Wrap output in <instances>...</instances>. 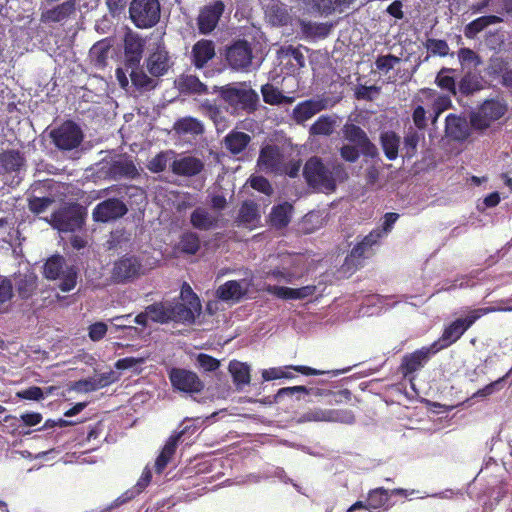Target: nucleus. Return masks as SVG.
<instances>
[{"instance_id": "obj_37", "label": "nucleus", "mask_w": 512, "mask_h": 512, "mask_svg": "<svg viewBox=\"0 0 512 512\" xmlns=\"http://www.w3.org/2000/svg\"><path fill=\"white\" fill-rule=\"evenodd\" d=\"M190 222L194 228L207 231L216 227L218 220L210 215L206 209L198 207L191 213Z\"/></svg>"}, {"instance_id": "obj_7", "label": "nucleus", "mask_w": 512, "mask_h": 512, "mask_svg": "<svg viewBox=\"0 0 512 512\" xmlns=\"http://www.w3.org/2000/svg\"><path fill=\"white\" fill-rule=\"evenodd\" d=\"M131 22L139 29L154 27L160 20L159 0H131L128 7Z\"/></svg>"}, {"instance_id": "obj_55", "label": "nucleus", "mask_w": 512, "mask_h": 512, "mask_svg": "<svg viewBox=\"0 0 512 512\" xmlns=\"http://www.w3.org/2000/svg\"><path fill=\"white\" fill-rule=\"evenodd\" d=\"M297 288H290L277 285H267L265 291L271 295H274L284 300H296L297 299Z\"/></svg>"}, {"instance_id": "obj_54", "label": "nucleus", "mask_w": 512, "mask_h": 512, "mask_svg": "<svg viewBox=\"0 0 512 512\" xmlns=\"http://www.w3.org/2000/svg\"><path fill=\"white\" fill-rule=\"evenodd\" d=\"M420 141V135L417 131L410 129L404 137L403 150L404 157L410 159L417 153V146Z\"/></svg>"}, {"instance_id": "obj_52", "label": "nucleus", "mask_w": 512, "mask_h": 512, "mask_svg": "<svg viewBox=\"0 0 512 512\" xmlns=\"http://www.w3.org/2000/svg\"><path fill=\"white\" fill-rule=\"evenodd\" d=\"M510 372L506 373L504 376L500 377L499 379L487 384L483 388L477 390L473 395L472 399H478V398H487L491 396L492 394L502 390L505 385V381L508 378Z\"/></svg>"}, {"instance_id": "obj_21", "label": "nucleus", "mask_w": 512, "mask_h": 512, "mask_svg": "<svg viewBox=\"0 0 512 512\" xmlns=\"http://www.w3.org/2000/svg\"><path fill=\"white\" fill-rule=\"evenodd\" d=\"M144 40L136 33H128L124 38V65L129 67L139 66L144 52Z\"/></svg>"}, {"instance_id": "obj_4", "label": "nucleus", "mask_w": 512, "mask_h": 512, "mask_svg": "<svg viewBox=\"0 0 512 512\" xmlns=\"http://www.w3.org/2000/svg\"><path fill=\"white\" fill-rule=\"evenodd\" d=\"M219 95L231 109L232 113L252 114L258 108L259 96L257 92L245 82L222 86L219 89Z\"/></svg>"}, {"instance_id": "obj_39", "label": "nucleus", "mask_w": 512, "mask_h": 512, "mask_svg": "<svg viewBox=\"0 0 512 512\" xmlns=\"http://www.w3.org/2000/svg\"><path fill=\"white\" fill-rule=\"evenodd\" d=\"M200 238L195 232H184L175 246V250L186 255H195L200 249Z\"/></svg>"}, {"instance_id": "obj_59", "label": "nucleus", "mask_w": 512, "mask_h": 512, "mask_svg": "<svg viewBox=\"0 0 512 512\" xmlns=\"http://www.w3.org/2000/svg\"><path fill=\"white\" fill-rule=\"evenodd\" d=\"M201 109L216 125L224 119L220 108L208 99L201 103Z\"/></svg>"}, {"instance_id": "obj_64", "label": "nucleus", "mask_w": 512, "mask_h": 512, "mask_svg": "<svg viewBox=\"0 0 512 512\" xmlns=\"http://www.w3.org/2000/svg\"><path fill=\"white\" fill-rule=\"evenodd\" d=\"M380 92V87L371 85H359L355 90V98L357 100H366L372 101L374 99L373 94H378Z\"/></svg>"}, {"instance_id": "obj_51", "label": "nucleus", "mask_w": 512, "mask_h": 512, "mask_svg": "<svg viewBox=\"0 0 512 512\" xmlns=\"http://www.w3.org/2000/svg\"><path fill=\"white\" fill-rule=\"evenodd\" d=\"M453 71L454 70L450 69V68H442L438 72L435 82H436L437 86L440 87L442 90H446L453 96H456L457 88H456L455 79L453 76L446 74V73H451Z\"/></svg>"}, {"instance_id": "obj_47", "label": "nucleus", "mask_w": 512, "mask_h": 512, "mask_svg": "<svg viewBox=\"0 0 512 512\" xmlns=\"http://www.w3.org/2000/svg\"><path fill=\"white\" fill-rule=\"evenodd\" d=\"M13 295L12 281L9 278L0 275V314L7 313L9 311Z\"/></svg>"}, {"instance_id": "obj_35", "label": "nucleus", "mask_w": 512, "mask_h": 512, "mask_svg": "<svg viewBox=\"0 0 512 512\" xmlns=\"http://www.w3.org/2000/svg\"><path fill=\"white\" fill-rule=\"evenodd\" d=\"M247 289L243 288L240 282L236 280H229L220 285L216 290V295L223 301H240L246 294Z\"/></svg>"}, {"instance_id": "obj_20", "label": "nucleus", "mask_w": 512, "mask_h": 512, "mask_svg": "<svg viewBox=\"0 0 512 512\" xmlns=\"http://www.w3.org/2000/svg\"><path fill=\"white\" fill-rule=\"evenodd\" d=\"M343 137L356 145L361 154L368 157H376L378 155L377 147L370 141L366 132L358 125L346 123L343 128Z\"/></svg>"}, {"instance_id": "obj_50", "label": "nucleus", "mask_w": 512, "mask_h": 512, "mask_svg": "<svg viewBox=\"0 0 512 512\" xmlns=\"http://www.w3.org/2000/svg\"><path fill=\"white\" fill-rule=\"evenodd\" d=\"M180 87L183 91H187L194 94H206L208 93L207 86L200 81L197 76L187 75L181 79Z\"/></svg>"}, {"instance_id": "obj_3", "label": "nucleus", "mask_w": 512, "mask_h": 512, "mask_svg": "<svg viewBox=\"0 0 512 512\" xmlns=\"http://www.w3.org/2000/svg\"><path fill=\"white\" fill-rule=\"evenodd\" d=\"M498 310L495 307L469 309L466 316L456 318L444 327L439 339L433 342V348L438 351L448 348L456 343L477 320Z\"/></svg>"}, {"instance_id": "obj_24", "label": "nucleus", "mask_w": 512, "mask_h": 512, "mask_svg": "<svg viewBox=\"0 0 512 512\" xmlns=\"http://www.w3.org/2000/svg\"><path fill=\"white\" fill-rule=\"evenodd\" d=\"M292 369L298 373H301L306 376H317V375H323L325 374V371L318 370L309 366L304 365H289L285 366L284 368L281 367H274L265 369L262 371V378L264 381H271L276 380L280 378H287L291 379L294 377V375L290 372H287L286 370Z\"/></svg>"}, {"instance_id": "obj_57", "label": "nucleus", "mask_w": 512, "mask_h": 512, "mask_svg": "<svg viewBox=\"0 0 512 512\" xmlns=\"http://www.w3.org/2000/svg\"><path fill=\"white\" fill-rule=\"evenodd\" d=\"M425 47L432 55L445 57L449 54V46L445 40L429 38L425 42Z\"/></svg>"}, {"instance_id": "obj_28", "label": "nucleus", "mask_w": 512, "mask_h": 512, "mask_svg": "<svg viewBox=\"0 0 512 512\" xmlns=\"http://www.w3.org/2000/svg\"><path fill=\"white\" fill-rule=\"evenodd\" d=\"M260 219L259 205L253 200H245L241 204L236 218L238 225L253 229L258 226Z\"/></svg>"}, {"instance_id": "obj_56", "label": "nucleus", "mask_w": 512, "mask_h": 512, "mask_svg": "<svg viewBox=\"0 0 512 512\" xmlns=\"http://www.w3.org/2000/svg\"><path fill=\"white\" fill-rule=\"evenodd\" d=\"M263 101L269 105H280L282 92L270 83H266L261 87Z\"/></svg>"}, {"instance_id": "obj_41", "label": "nucleus", "mask_w": 512, "mask_h": 512, "mask_svg": "<svg viewBox=\"0 0 512 512\" xmlns=\"http://www.w3.org/2000/svg\"><path fill=\"white\" fill-rule=\"evenodd\" d=\"M132 85L139 91H150L154 89L157 82L149 77L139 66L129 67Z\"/></svg>"}, {"instance_id": "obj_58", "label": "nucleus", "mask_w": 512, "mask_h": 512, "mask_svg": "<svg viewBox=\"0 0 512 512\" xmlns=\"http://www.w3.org/2000/svg\"><path fill=\"white\" fill-rule=\"evenodd\" d=\"M330 422H339L344 424H353L355 415L350 409H329Z\"/></svg>"}, {"instance_id": "obj_61", "label": "nucleus", "mask_w": 512, "mask_h": 512, "mask_svg": "<svg viewBox=\"0 0 512 512\" xmlns=\"http://www.w3.org/2000/svg\"><path fill=\"white\" fill-rule=\"evenodd\" d=\"M250 186L258 191V192H261L265 195H272L273 193V188H272V185L271 183L269 182V180L267 178H265L264 176H253L250 178Z\"/></svg>"}, {"instance_id": "obj_6", "label": "nucleus", "mask_w": 512, "mask_h": 512, "mask_svg": "<svg viewBox=\"0 0 512 512\" xmlns=\"http://www.w3.org/2000/svg\"><path fill=\"white\" fill-rule=\"evenodd\" d=\"M86 211L78 203H66L54 211L49 223L61 232H74L81 229L85 223Z\"/></svg>"}, {"instance_id": "obj_12", "label": "nucleus", "mask_w": 512, "mask_h": 512, "mask_svg": "<svg viewBox=\"0 0 512 512\" xmlns=\"http://www.w3.org/2000/svg\"><path fill=\"white\" fill-rule=\"evenodd\" d=\"M253 51L251 44L246 40L234 41L226 47L225 60L234 71L246 72L252 65Z\"/></svg>"}, {"instance_id": "obj_60", "label": "nucleus", "mask_w": 512, "mask_h": 512, "mask_svg": "<svg viewBox=\"0 0 512 512\" xmlns=\"http://www.w3.org/2000/svg\"><path fill=\"white\" fill-rule=\"evenodd\" d=\"M399 62H400L399 57H397L393 54H388V55L378 56L375 61V65L379 71L388 72L391 69H393L394 66L396 64H398Z\"/></svg>"}, {"instance_id": "obj_8", "label": "nucleus", "mask_w": 512, "mask_h": 512, "mask_svg": "<svg viewBox=\"0 0 512 512\" xmlns=\"http://www.w3.org/2000/svg\"><path fill=\"white\" fill-rule=\"evenodd\" d=\"M199 418H185L182 423V429L174 432L166 441L160 454L155 461V470L157 473H162L171 461L172 457L176 452L178 442L184 441L186 438H190L199 429V425L194 422Z\"/></svg>"}, {"instance_id": "obj_43", "label": "nucleus", "mask_w": 512, "mask_h": 512, "mask_svg": "<svg viewBox=\"0 0 512 512\" xmlns=\"http://www.w3.org/2000/svg\"><path fill=\"white\" fill-rule=\"evenodd\" d=\"M336 117L321 115L309 128L311 136H330L336 126Z\"/></svg>"}, {"instance_id": "obj_42", "label": "nucleus", "mask_w": 512, "mask_h": 512, "mask_svg": "<svg viewBox=\"0 0 512 512\" xmlns=\"http://www.w3.org/2000/svg\"><path fill=\"white\" fill-rule=\"evenodd\" d=\"M502 19L496 15H486L478 17L477 19L471 21L465 26V36L467 38H474L478 33L483 31L486 27L500 23Z\"/></svg>"}, {"instance_id": "obj_15", "label": "nucleus", "mask_w": 512, "mask_h": 512, "mask_svg": "<svg viewBox=\"0 0 512 512\" xmlns=\"http://www.w3.org/2000/svg\"><path fill=\"white\" fill-rule=\"evenodd\" d=\"M128 213L127 205L119 198H108L98 203L92 211V219L98 223L114 222Z\"/></svg>"}, {"instance_id": "obj_45", "label": "nucleus", "mask_w": 512, "mask_h": 512, "mask_svg": "<svg viewBox=\"0 0 512 512\" xmlns=\"http://www.w3.org/2000/svg\"><path fill=\"white\" fill-rule=\"evenodd\" d=\"M174 129L182 134L201 135L204 132V125L197 118L188 116L178 119Z\"/></svg>"}, {"instance_id": "obj_36", "label": "nucleus", "mask_w": 512, "mask_h": 512, "mask_svg": "<svg viewBox=\"0 0 512 512\" xmlns=\"http://www.w3.org/2000/svg\"><path fill=\"white\" fill-rule=\"evenodd\" d=\"M292 210L293 206L288 202L274 206L269 215L271 225L277 229L288 226L291 221Z\"/></svg>"}, {"instance_id": "obj_63", "label": "nucleus", "mask_w": 512, "mask_h": 512, "mask_svg": "<svg viewBox=\"0 0 512 512\" xmlns=\"http://www.w3.org/2000/svg\"><path fill=\"white\" fill-rule=\"evenodd\" d=\"M167 155L165 152L156 154L147 164V168L152 173H161L167 167Z\"/></svg>"}, {"instance_id": "obj_25", "label": "nucleus", "mask_w": 512, "mask_h": 512, "mask_svg": "<svg viewBox=\"0 0 512 512\" xmlns=\"http://www.w3.org/2000/svg\"><path fill=\"white\" fill-rule=\"evenodd\" d=\"M77 1L67 0L50 9L41 12L40 20L43 23H59L69 19L76 13Z\"/></svg>"}, {"instance_id": "obj_18", "label": "nucleus", "mask_w": 512, "mask_h": 512, "mask_svg": "<svg viewBox=\"0 0 512 512\" xmlns=\"http://www.w3.org/2000/svg\"><path fill=\"white\" fill-rule=\"evenodd\" d=\"M284 155L279 146L267 144L261 147L257 159V167L267 174H279L282 171Z\"/></svg>"}, {"instance_id": "obj_33", "label": "nucleus", "mask_w": 512, "mask_h": 512, "mask_svg": "<svg viewBox=\"0 0 512 512\" xmlns=\"http://www.w3.org/2000/svg\"><path fill=\"white\" fill-rule=\"evenodd\" d=\"M38 289V278L34 273L19 274L15 278V290L22 300L30 299Z\"/></svg>"}, {"instance_id": "obj_19", "label": "nucleus", "mask_w": 512, "mask_h": 512, "mask_svg": "<svg viewBox=\"0 0 512 512\" xmlns=\"http://www.w3.org/2000/svg\"><path fill=\"white\" fill-rule=\"evenodd\" d=\"M51 187V180L37 181L31 185V194L27 201L28 208L33 214L39 215L45 212L55 202L52 195H42L46 190H50Z\"/></svg>"}, {"instance_id": "obj_1", "label": "nucleus", "mask_w": 512, "mask_h": 512, "mask_svg": "<svg viewBox=\"0 0 512 512\" xmlns=\"http://www.w3.org/2000/svg\"><path fill=\"white\" fill-rule=\"evenodd\" d=\"M398 218V213H386L384 215L382 227L373 229L359 243H357L345 257L342 265L343 271L346 273H353L359 267H362L364 260L374 254V246L379 245L380 240L392 230Z\"/></svg>"}, {"instance_id": "obj_26", "label": "nucleus", "mask_w": 512, "mask_h": 512, "mask_svg": "<svg viewBox=\"0 0 512 512\" xmlns=\"http://www.w3.org/2000/svg\"><path fill=\"white\" fill-rule=\"evenodd\" d=\"M172 63L168 51L163 46H157L146 59V67L153 77L165 75Z\"/></svg>"}, {"instance_id": "obj_22", "label": "nucleus", "mask_w": 512, "mask_h": 512, "mask_svg": "<svg viewBox=\"0 0 512 512\" xmlns=\"http://www.w3.org/2000/svg\"><path fill=\"white\" fill-rule=\"evenodd\" d=\"M389 507V494L388 491L382 487L371 490L365 502L357 501L349 509L348 512H353L357 509H367L372 512L386 510Z\"/></svg>"}, {"instance_id": "obj_29", "label": "nucleus", "mask_w": 512, "mask_h": 512, "mask_svg": "<svg viewBox=\"0 0 512 512\" xmlns=\"http://www.w3.org/2000/svg\"><path fill=\"white\" fill-rule=\"evenodd\" d=\"M445 132L454 140H466L469 137V125L466 118L449 114L445 120Z\"/></svg>"}, {"instance_id": "obj_10", "label": "nucleus", "mask_w": 512, "mask_h": 512, "mask_svg": "<svg viewBox=\"0 0 512 512\" xmlns=\"http://www.w3.org/2000/svg\"><path fill=\"white\" fill-rule=\"evenodd\" d=\"M49 137L57 149L70 151L82 143L84 135L77 123L72 120H66L58 127L52 129Z\"/></svg>"}, {"instance_id": "obj_62", "label": "nucleus", "mask_w": 512, "mask_h": 512, "mask_svg": "<svg viewBox=\"0 0 512 512\" xmlns=\"http://www.w3.org/2000/svg\"><path fill=\"white\" fill-rule=\"evenodd\" d=\"M16 397L24 400L40 401L44 399V391L38 386H30L24 390L18 391Z\"/></svg>"}, {"instance_id": "obj_11", "label": "nucleus", "mask_w": 512, "mask_h": 512, "mask_svg": "<svg viewBox=\"0 0 512 512\" xmlns=\"http://www.w3.org/2000/svg\"><path fill=\"white\" fill-rule=\"evenodd\" d=\"M507 111L505 103L499 100H486L476 112L470 115L471 126L476 130H484L491 123L504 116Z\"/></svg>"}, {"instance_id": "obj_9", "label": "nucleus", "mask_w": 512, "mask_h": 512, "mask_svg": "<svg viewBox=\"0 0 512 512\" xmlns=\"http://www.w3.org/2000/svg\"><path fill=\"white\" fill-rule=\"evenodd\" d=\"M144 274L142 261L135 255L125 254L113 263L110 278L114 284H127Z\"/></svg>"}, {"instance_id": "obj_23", "label": "nucleus", "mask_w": 512, "mask_h": 512, "mask_svg": "<svg viewBox=\"0 0 512 512\" xmlns=\"http://www.w3.org/2000/svg\"><path fill=\"white\" fill-rule=\"evenodd\" d=\"M215 55V43L209 39H200L192 46L190 60L195 68L203 69Z\"/></svg>"}, {"instance_id": "obj_49", "label": "nucleus", "mask_w": 512, "mask_h": 512, "mask_svg": "<svg viewBox=\"0 0 512 512\" xmlns=\"http://www.w3.org/2000/svg\"><path fill=\"white\" fill-rule=\"evenodd\" d=\"M482 85L479 78L473 73H466L459 81L458 89L462 95L469 96L479 91Z\"/></svg>"}, {"instance_id": "obj_31", "label": "nucleus", "mask_w": 512, "mask_h": 512, "mask_svg": "<svg viewBox=\"0 0 512 512\" xmlns=\"http://www.w3.org/2000/svg\"><path fill=\"white\" fill-rule=\"evenodd\" d=\"M298 25L302 35L308 39H324L333 28V23H316L304 19H298Z\"/></svg>"}, {"instance_id": "obj_16", "label": "nucleus", "mask_w": 512, "mask_h": 512, "mask_svg": "<svg viewBox=\"0 0 512 512\" xmlns=\"http://www.w3.org/2000/svg\"><path fill=\"white\" fill-rule=\"evenodd\" d=\"M225 10L222 0H215L204 5L197 17V27L200 34H210L217 27Z\"/></svg>"}, {"instance_id": "obj_17", "label": "nucleus", "mask_w": 512, "mask_h": 512, "mask_svg": "<svg viewBox=\"0 0 512 512\" xmlns=\"http://www.w3.org/2000/svg\"><path fill=\"white\" fill-rule=\"evenodd\" d=\"M439 351L433 348V343L429 346H423L412 353L403 356L399 370L403 377L407 378L415 372L422 369L429 361L432 355Z\"/></svg>"}, {"instance_id": "obj_53", "label": "nucleus", "mask_w": 512, "mask_h": 512, "mask_svg": "<svg viewBox=\"0 0 512 512\" xmlns=\"http://www.w3.org/2000/svg\"><path fill=\"white\" fill-rule=\"evenodd\" d=\"M61 276L59 289L62 292H69L75 288L78 278V269L75 266L66 267V269L61 273Z\"/></svg>"}, {"instance_id": "obj_27", "label": "nucleus", "mask_w": 512, "mask_h": 512, "mask_svg": "<svg viewBox=\"0 0 512 512\" xmlns=\"http://www.w3.org/2000/svg\"><path fill=\"white\" fill-rule=\"evenodd\" d=\"M173 174L182 177H194L199 175L205 167L204 162L194 156H184L175 159L171 164Z\"/></svg>"}, {"instance_id": "obj_46", "label": "nucleus", "mask_w": 512, "mask_h": 512, "mask_svg": "<svg viewBox=\"0 0 512 512\" xmlns=\"http://www.w3.org/2000/svg\"><path fill=\"white\" fill-rule=\"evenodd\" d=\"M65 259L61 255H53L47 259L43 267V275L48 280L60 278L64 271Z\"/></svg>"}, {"instance_id": "obj_30", "label": "nucleus", "mask_w": 512, "mask_h": 512, "mask_svg": "<svg viewBox=\"0 0 512 512\" xmlns=\"http://www.w3.org/2000/svg\"><path fill=\"white\" fill-rule=\"evenodd\" d=\"M251 142V136L245 132L232 130L223 139L226 150L236 156L246 150Z\"/></svg>"}, {"instance_id": "obj_38", "label": "nucleus", "mask_w": 512, "mask_h": 512, "mask_svg": "<svg viewBox=\"0 0 512 512\" xmlns=\"http://www.w3.org/2000/svg\"><path fill=\"white\" fill-rule=\"evenodd\" d=\"M0 165L6 172H17L25 165V158L18 150H6L0 154Z\"/></svg>"}, {"instance_id": "obj_14", "label": "nucleus", "mask_w": 512, "mask_h": 512, "mask_svg": "<svg viewBox=\"0 0 512 512\" xmlns=\"http://www.w3.org/2000/svg\"><path fill=\"white\" fill-rule=\"evenodd\" d=\"M338 100H331L324 95L299 102L292 111V118L297 124H303L319 112L333 107Z\"/></svg>"}, {"instance_id": "obj_44", "label": "nucleus", "mask_w": 512, "mask_h": 512, "mask_svg": "<svg viewBox=\"0 0 512 512\" xmlns=\"http://www.w3.org/2000/svg\"><path fill=\"white\" fill-rule=\"evenodd\" d=\"M229 372L232 375L233 382L237 387H242L250 383V367L246 363L233 360L229 363Z\"/></svg>"}, {"instance_id": "obj_34", "label": "nucleus", "mask_w": 512, "mask_h": 512, "mask_svg": "<svg viewBox=\"0 0 512 512\" xmlns=\"http://www.w3.org/2000/svg\"><path fill=\"white\" fill-rule=\"evenodd\" d=\"M109 174L113 179H135L139 176V171L131 159L114 160L109 167Z\"/></svg>"}, {"instance_id": "obj_48", "label": "nucleus", "mask_w": 512, "mask_h": 512, "mask_svg": "<svg viewBox=\"0 0 512 512\" xmlns=\"http://www.w3.org/2000/svg\"><path fill=\"white\" fill-rule=\"evenodd\" d=\"M149 319L152 322L165 324L169 323L168 304L164 302H155L146 307Z\"/></svg>"}, {"instance_id": "obj_13", "label": "nucleus", "mask_w": 512, "mask_h": 512, "mask_svg": "<svg viewBox=\"0 0 512 512\" xmlns=\"http://www.w3.org/2000/svg\"><path fill=\"white\" fill-rule=\"evenodd\" d=\"M168 378L174 390L186 394L200 393L204 389V383L199 376L185 368L173 367L168 370Z\"/></svg>"}, {"instance_id": "obj_32", "label": "nucleus", "mask_w": 512, "mask_h": 512, "mask_svg": "<svg viewBox=\"0 0 512 512\" xmlns=\"http://www.w3.org/2000/svg\"><path fill=\"white\" fill-rule=\"evenodd\" d=\"M356 0H310L311 7L320 15H331L334 12L342 13Z\"/></svg>"}, {"instance_id": "obj_5", "label": "nucleus", "mask_w": 512, "mask_h": 512, "mask_svg": "<svg viewBox=\"0 0 512 512\" xmlns=\"http://www.w3.org/2000/svg\"><path fill=\"white\" fill-rule=\"evenodd\" d=\"M180 298L181 302L168 304L169 322L193 324L201 310L200 300L187 283L182 286Z\"/></svg>"}, {"instance_id": "obj_2", "label": "nucleus", "mask_w": 512, "mask_h": 512, "mask_svg": "<svg viewBox=\"0 0 512 512\" xmlns=\"http://www.w3.org/2000/svg\"><path fill=\"white\" fill-rule=\"evenodd\" d=\"M346 174L341 164L329 169L317 156L309 158L303 168V176L309 187L322 192H332L336 189V176Z\"/></svg>"}, {"instance_id": "obj_40", "label": "nucleus", "mask_w": 512, "mask_h": 512, "mask_svg": "<svg viewBox=\"0 0 512 512\" xmlns=\"http://www.w3.org/2000/svg\"><path fill=\"white\" fill-rule=\"evenodd\" d=\"M380 144L388 160H395L398 157L400 136H398L394 131H385L381 133Z\"/></svg>"}]
</instances>
